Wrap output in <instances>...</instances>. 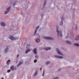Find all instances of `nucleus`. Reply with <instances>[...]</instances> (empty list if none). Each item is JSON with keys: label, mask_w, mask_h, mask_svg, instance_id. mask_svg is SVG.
Masks as SVG:
<instances>
[{"label": "nucleus", "mask_w": 79, "mask_h": 79, "mask_svg": "<svg viewBox=\"0 0 79 79\" xmlns=\"http://www.w3.org/2000/svg\"><path fill=\"white\" fill-rule=\"evenodd\" d=\"M58 27H56V31L57 32V35L58 37H59V35H60V37H62V34H61V32L58 31Z\"/></svg>", "instance_id": "nucleus-1"}, {"label": "nucleus", "mask_w": 79, "mask_h": 79, "mask_svg": "<svg viewBox=\"0 0 79 79\" xmlns=\"http://www.w3.org/2000/svg\"><path fill=\"white\" fill-rule=\"evenodd\" d=\"M43 38L44 39H47V40H53V38L51 37H44Z\"/></svg>", "instance_id": "nucleus-2"}, {"label": "nucleus", "mask_w": 79, "mask_h": 79, "mask_svg": "<svg viewBox=\"0 0 79 79\" xmlns=\"http://www.w3.org/2000/svg\"><path fill=\"white\" fill-rule=\"evenodd\" d=\"M56 52L59 55H63V54L60 52L59 50V49L58 48H56Z\"/></svg>", "instance_id": "nucleus-3"}, {"label": "nucleus", "mask_w": 79, "mask_h": 79, "mask_svg": "<svg viewBox=\"0 0 79 79\" xmlns=\"http://www.w3.org/2000/svg\"><path fill=\"white\" fill-rule=\"evenodd\" d=\"M10 7H9L7 10L5 11L4 13V14L5 15H6V14L7 13H8V11H9L10 10Z\"/></svg>", "instance_id": "nucleus-4"}, {"label": "nucleus", "mask_w": 79, "mask_h": 79, "mask_svg": "<svg viewBox=\"0 0 79 79\" xmlns=\"http://www.w3.org/2000/svg\"><path fill=\"white\" fill-rule=\"evenodd\" d=\"M54 57H55V58H63L62 56H57V55L54 56Z\"/></svg>", "instance_id": "nucleus-5"}, {"label": "nucleus", "mask_w": 79, "mask_h": 79, "mask_svg": "<svg viewBox=\"0 0 79 79\" xmlns=\"http://www.w3.org/2000/svg\"><path fill=\"white\" fill-rule=\"evenodd\" d=\"M9 39H10V40H16V38L13 37L11 36H9Z\"/></svg>", "instance_id": "nucleus-6"}, {"label": "nucleus", "mask_w": 79, "mask_h": 79, "mask_svg": "<svg viewBox=\"0 0 79 79\" xmlns=\"http://www.w3.org/2000/svg\"><path fill=\"white\" fill-rule=\"evenodd\" d=\"M39 26H38L37 27V28L35 29V32L34 33V35H35V34H36V33L37 32V30L38 29H39Z\"/></svg>", "instance_id": "nucleus-7"}, {"label": "nucleus", "mask_w": 79, "mask_h": 79, "mask_svg": "<svg viewBox=\"0 0 79 79\" xmlns=\"http://www.w3.org/2000/svg\"><path fill=\"white\" fill-rule=\"evenodd\" d=\"M75 40H79V35L77 36L76 38L75 39Z\"/></svg>", "instance_id": "nucleus-8"}, {"label": "nucleus", "mask_w": 79, "mask_h": 79, "mask_svg": "<svg viewBox=\"0 0 79 79\" xmlns=\"http://www.w3.org/2000/svg\"><path fill=\"white\" fill-rule=\"evenodd\" d=\"M1 24L2 26H5V23H4L1 22Z\"/></svg>", "instance_id": "nucleus-9"}, {"label": "nucleus", "mask_w": 79, "mask_h": 79, "mask_svg": "<svg viewBox=\"0 0 79 79\" xmlns=\"http://www.w3.org/2000/svg\"><path fill=\"white\" fill-rule=\"evenodd\" d=\"M33 52L35 54H36L37 52H36V49L35 48L33 50Z\"/></svg>", "instance_id": "nucleus-10"}, {"label": "nucleus", "mask_w": 79, "mask_h": 79, "mask_svg": "<svg viewBox=\"0 0 79 79\" xmlns=\"http://www.w3.org/2000/svg\"><path fill=\"white\" fill-rule=\"evenodd\" d=\"M66 43H67V44H69V45H71V43L68 41H66Z\"/></svg>", "instance_id": "nucleus-11"}, {"label": "nucleus", "mask_w": 79, "mask_h": 79, "mask_svg": "<svg viewBox=\"0 0 79 79\" xmlns=\"http://www.w3.org/2000/svg\"><path fill=\"white\" fill-rule=\"evenodd\" d=\"M35 41L37 43H39V42H40V40H39V39H36L35 40Z\"/></svg>", "instance_id": "nucleus-12"}, {"label": "nucleus", "mask_w": 79, "mask_h": 79, "mask_svg": "<svg viewBox=\"0 0 79 79\" xmlns=\"http://www.w3.org/2000/svg\"><path fill=\"white\" fill-rule=\"evenodd\" d=\"M46 50H50L51 49V48L48 47L46 48Z\"/></svg>", "instance_id": "nucleus-13"}, {"label": "nucleus", "mask_w": 79, "mask_h": 79, "mask_svg": "<svg viewBox=\"0 0 79 79\" xmlns=\"http://www.w3.org/2000/svg\"><path fill=\"white\" fill-rule=\"evenodd\" d=\"M23 63V61H22V62H20L17 66L18 67H19V65H21V64H22Z\"/></svg>", "instance_id": "nucleus-14"}, {"label": "nucleus", "mask_w": 79, "mask_h": 79, "mask_svg": "<svg viewBox=\"0 0 79 79\" xmlns=\"http://www.w3.org/2000/svg\"><path fill=\"white\" fill-rule=\"evenodd\" d=\"M10 69H11L12 70H15V68H14V66H12L11 67Z\"/></svg>", "instance_id": "nucleus-15"}, {"label": "nucleus", "mask_w": 79, "mask_h": 79, "mask_svg": "<svg viewBox=\"0 0 79 79\" xmlns=\"http://www.w3.org/2000/svg\"><path fill=\"white\" fill-rule=\"evenodd\" d=\"M74 46H77V47H79V44H74Z\"/></svg>", "instance_id": "nucleus-16"}, {"label": "nucleus", "mask_w": 79, "mask_h": 79, "mask_svg": "<svg viewBox=\"0 0 79 79\" xmlns=\"http://www.w3.org/2000/svg\"><path fill=\"white\" fill-rule=\"evenodd\" d=\"M30 51V50L29 49H27L25 51V53H27V52H29Z\"/></svg>", "instance_id": "nucleus-17"}, {"label": "nucleus", "mask_w": 79, "mask_h": 79, "mask_svg": "<svg viewBox=\"0 0 79 79\" xmlns=\"http://www.w3.org/2000/svg\"><path fill=\"white\" fill-rule=\"evenodd\" d=\"M50 62L49 61H47L46 64L47 65H48V64H50Z\"/></svg>", "instance_id": "nucleus-18"}, {"label": "nucleus", "mask_w": 79, "mask_h": 79, "mask_svg": "<svg viewBox=\"0 0 79 79\" xmlns=\"http://www.w3.org/2000/svg\"><path fill=\"white\" fill-rule=\"evenodd\" d=\"M46 2H47V1L46 0H44V3L43 5V6L44 7V6H45V3H46Z\"/></svg>", "instance_id": "nucleus-19"}, {"label": "nucleus", "mask_w": 79, "mask_h": 79, "mask_svg": "<svg viewBox=\"0 0 79 79\" xmlns=\"http://www.w3.org/2000/svg\"><path fill=\"white\" fill-rule=\"evenodd\" d=\"M8 48H6V49L5 50V52H7V51H8Z\"/></svg>", "instance_id": "nucleus-20"}, {"label": "nucleus", "mask_w": 79, "mask_h": 79, "mask_svg": "<svg viewBox=\"0 0 79 79\" xmlns=\"http://www.w3.org/2000/svg\"><path fill=\"white\" fill-rule=\"evenodd\" d=\"M9 62H10V60H7V62H6V64H8V63H9Z\"/></svg>", "instance_id": "nucleus-21"}, {"label": "nucleus", "mask_w": 79, "mask_h": 79, "mask_svg": "<svg viewBox=\"0 0 79 79\" xmlns=\"http://www.w3.org/2000/svg\"><path fill=\"white\" fill-rule=\"evenodd\" d=\"M37 74V72H36L34 74V76H35Z\"/></svg>", "instance_id": "nucleus-22"}, {"label": "nucleus", "mask_w": 79, "mask_h": 79, "mask_svg": "<svg viewBox=\"0 0 79 79\" xmlns=\"http://www.w3.org/2000/svg\"><path fill=\"white\" fill-rule=\"evenodd\" d=\"M45 73V71L44 70L43 71V76H44V73Z\"/></svg>", "instance_id": "nucleus-23"}, {"label": "nucleus", "mask_w": 79, "mask_h": 79, "mask_svg": "<svg viewBox=\"0 0 79 79\" xmlns=\"http://www.w3.org/2000/svg\"><path fill=\"white\" fill-rule=\"evenodd\" d=\"M10 71H11L10 70H8L7 71V73H10Z\"/></svg>", "instance_id": "nucleus-24"}, {"label": "nucleus", "mask_w": 79, "mask_h": 79, "mask_svg": "<svg viewBox=\"0 0 79 79\" xmlns=\"http://www.w3.org/2000/svg\"><path fill=\"white\" fill-rule=\"evenodd\" d=\"M63 24V21H62L60 23V25H62V24Z\"/></svg>", "instance_id": "nucleus-25"}, {"label": "nucleus", "mask_w": 79, "mask_h": 79, "mask_svg": "<svg viewBox=\"0 0 79 79\" xmlns=\"http://www.w3.org/2000/svg\"><path fill=\"white\" fill-rule=\"evenodd\" d=\"M37 62V60H35L34 61V63H36Z\"/></svg>", "instance_id": "nucleus-26"}, {"label": "nucleus", "mask_w": 79, "mask_h": 79, "mask_svg": "<svg viewBox=\"0 0 79 79\" xmlns=\"http://www.w3.org/2000/svg\"><path fill=\"white\" fill-rule=\"evenodd\" d=\"M61 19L62 20H63V18H61Z\"/></svg>", "instance_id": "nucleus-27"}, {"label": "nucleus", "mask_w": 79, "mask_h": 79, "mask_svg": "<svg viewBox=\"0 0 79 79\" xmlns=\"http://www.w3.org/2000/svg\"><path fill=\"white\" fill-rule=\"evenodd\" d=\"M40 70L41 71L42 70V68H40Z\"/></svg>", "instance_id": "nucleus-28"}, {"label": "nucleus", "mask_w": 79, "mask_h": 79, "mask_svg": "<svg viewBox=\"0 0 79 79\" xmlns=\"http://www.w3.org/2000/svg\"><path fill=\"white\" fill-rule=\"evenodd\" d=\"M19 56V55H18L17 56V57H18Z\"/></svg>", "instance_id": "nucleus-29"}, {"label": "nucleus", "mask_w": 79, "mask_h": 79, "mask_svg": "<svg viewBox=\"0 0 79 79\" xmlns=\"http://www.w3.org/2000/svg\"><path fill=\"white\" fill-rule=\"evenodd\" d=\"M76 29H77V27H76Z\"/></svg>", "instance_id": "nucleus-30"}, {"label": "nucleus", "mask_w": 79, "mask_h": 79, "mask_svg": "<svg viewBox=\"0 0 79 79\" xmlns=\"http://www.w3.org/2000/svg\"><path fill=\"white\" fill-rule=\"evenodd\" d=\"M2 79H4V78H2Z\"/></svg>", "instance_id": "nucleus-31"}, {"label": "nucleus", "mask_w": 79, "mask_h": 79, "mask_svg": "<svg viewBox=\"0 0 79 79\" xmlns=\"http://www.w3.org/2000/svg\"><path fill=\"white\" fill-rule=\"evenodd\" d=\"M0 56H1V55H0Z\"/></svg>", "instance_id": "nucleus-32"}]
</instances>
